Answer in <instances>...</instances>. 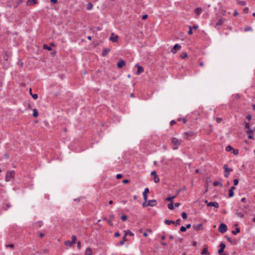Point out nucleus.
Here are the masks:
<instances>
[{
  "label": "nucleus",
  "instance_id": "f257e3e1",
  "mask_svg": "<svg viewBox=\"0 0 255 255\" xmlns=\"http://www.w3.org/2000/svg\"><path fill=\"white\" fill-rule=\"evenodd\" d=\"M171 142L173 145V149L176 150L178 149L179 145L181 144V140H179L176 137H173L171 139Z\"/></svg>",
  "mask_w": 255,
  "mask_h": 255
},
{
  "label": "nucleus",
  "instance_id": "f03ea898",
  "mask_svg": "<svg viewBox=\"0 0 255 255\" xmlns=\"http://www.w3.org/2000/svg\"><path fill=\"white\" fill-rule=\"evenodd\" d=\"M15 175V171L13 170H11L10 171H7L6 173L5 176V180L6 182L9 181L12 178H14Z\"/></svg>",
  "mask_w": 255,
  "mask_h": 255
},
{
  "label": "nucleus",
  "instance_id": "7ed1b4c3",
  "mask_svg": "<svg viewBox=\"0 0 255 255\" xmlns=\"http://www.w3.org/2000/svg\"><path fill=\"white\" fill-rule=\"evenodd\" d=\"M184 135L186 138L188 140H190L191 138L195 137L196 135V133L193 131H189L185 132Z\"/></svg>",
  "mask_w": 255,
  "mask_h": 255
},
{
  "label": "nucleus",
  "instance_id": "20e7f679",
  "mask_svg": "<svg viewBox=\"0 0 255 255\" xmlns=\"http://www.w3.org/2000/svg\"><path fill=\"white\" fill-rule=\"evenodd\" d=\"M227 226L224 223H221L219 227V231L221 233H225V232H227Z\"/></svg>",
  "mask_w": 255,
  "mask_h": 255
},
{
  "label": "nucleus",
  "instance_id": "39448f33",
  "mask_svg": "<svg viewBox=\"0 0 255 255\" xmlns=\"http://www.w3.org/2000/svg\"><path fill=\"white\" fill-rule=\"evenodd\" d=\"M118 38L119 36L118 35H115L114 33H112L109 40L113 42H117L118 41Z\"/></svg>",
  "mask_w": 255,
  "mask_h": 255
},
{
  "label": "nucleus",
  "instance_id": "423d86ee",
  "mask_svg": "<svg viewBox=\"0 0 255 255\" xmlns=\"http://www.w3.org/2000/svg\"><path fill=\"white\" fill-rule=\"evenodd\" d=\"M181 48V47L180 45H179L178 44H176L171 50V52L172 53L175 54L177 51L180 50Z\"/></svg>",
  "mask_w": 255,
  "mask_h": 255
},
{
  "label": "nucleus",
  "instance_id": "0eeeda50",
  "mask_svg": "<svg viewBox=\"0 0 255 255\" xmlns=\"http://www.w3.org/2000/svg\"><path fill=\"white\" fill-rule=\"evenodd\" d=\"M203 224L202 223L199 224H194L192 226V228L194 230L196 231H199V230H203Z\"/></svg>",
  "mask_w": 255,
  "mask_h": 255
},
{
  "label": "nucleus",
  "instance_id": "6e6552de",
  "mask_svg": "<svg viewBox=\"0 0 255 255\" xmlns=\"http://www.w3.org/2000/svg\"><path fill=\"white\" fill-rule=\"evenodd\" d=\"M149 192V190L148 188H145L143 192V199L145 201H147V194Z\"/></svg>",
  "mask_w": 255,
  "mask_h": 255
},
{
  "label": "nucleus",
  "instance_id": "1a4fd4ad",
  "mask_svg": "<svg viewBox=\"0 0 255 255\" xmlns=\"http://www.w3.org/2000/svg\"><path fill=\"white\" fill-rule=\"evenodd\" d=\"M135 66L137 68V70L136 72V75H138L140 74L141 73L143 72L144 69L141 66H139L138 64H136Z\"/></svg>",
  "mask_w": 255,
  "mask_h": 255
},
{
  "label": "nucleus",
  "instance_id": "9d476101",
  "mask_svg": "<svg viewBox=\"0 0 255 255\" xmlns=\"http://www.w3.org/2000/svg\"><path fill=\"white\" fill-rule=\"evenodd\" d=\"M207 206L209 207L214 206L216 208H218L219 207V204L216 202H211L208 203Z\"/></svg>",
  "mask_w": 255,
  "mask_h": 255
},
{
  "label": "nucleus",
  "instance_id": "9b49d317",
  "mask_svg": "<svg viewBox=\"0 0 255 255\" xmlns=\"http://www.w3.org/2000/svg\"><path fill=\"white\" fill-rule=\"evenodd\" d=\"M125 61L123 60V59H121L117 63V66L119 68H122L124 65H125Z\"/></svg>",
  "mask_w": 255,
  "mask_h": 255
},
{
  "label": "nucleus",
  "instance_id": "f8f14e48",
  "mask_svg": "<svg viewBox=\"0 0 255 255\" xmlns=\"http://www.w3.org/2000/svg\"><path fill=\"white\" fill-rule=\"evenodd\" d=\"M156 201L155 200H149L147 203V205L151 206V207H154L156 205Z\"/></svg>",
  "mask_w": 255,
  "mask_h": 255
},
{
  "label": "nucleus",
  "instance_id": "ddd939ff",
  "mask_svg": "<svg viewBox=\"0 0 255 255\" xmlns=\"http://www.w3.org/2000/svg\"><path fill=\"white\" fill-rule=\"evenodd\" d=\"M224 22H225V19H224V18L219 19L218 20V22L216 23V24L215 25V27H217L218 26L222 25Z\"/></svg>",
  "mask_w": 255,
  "mask_h": 255
},
{
  "label": "nucleus",
  "instance_id": "4468645a",
  "mask_svg": "<svg viewBox=\"0 0 255 255\" xmlns=\"http://www.w3.org/2000/svg\"><path fill=\"white\" fill-rule=\"evenodd\" d=\"M111 49L110 48H105L102 52V56H106L107 53L110 52Z\"/></svg>",
  "mask_w": 255,
  "mask_h": 255
},
{
  "label": "nucleus",
  "instance_id": "2eb2a0df",
  "mask_svg": "<svg viewBox=\"0 0 255 255\" xmlns=\"http://www.w3.org/2000/svg\"><path fill=\"white\" fill-rule=\"evenodd\" d=\"M201 255H209V253H208V248L207 247H205L202 252H201Z\"/></svg>",
  "mask_w": 255,
  "mask_h": 255
},
{
  "label": "nucleus",
  "instance_id": "dca6fc26",
  "mask_svg": "<svg viewBox=\"0 0 255 255\" xmlns=\"http://www.w3.org/2000/svg\"><path fill=\"white\" fill-rule=\"evenodd\" d=\"M85 255H92V252L90 248H87L85 252Z\"/></svg>",
  "mask_w": 255,
  "mask_h": 255
},
{
  "label": "nucleus",
  "instance_id": "f3484780",
  "mask_svg": "<svg viewBox=\"0 0 255 255\" xmlns=\"http://www.w3.org/2000/svg\"><path fill=\"white\" fill-rule=\"evenodd\" d=\"M202 8L201 7H197L195 9V12L197 15H200L202 12Z\"/></svg>",
  "mask_w": 255,
  "mask_h": 255
},
{
  "label": "nucleus",
  "instance_id": "a211bd4d",
  "mask_svg": "<svg viewBox=\"0 0 255 255\" xmlns=\"http://www.w3.org/2000/svg\"><path fill=\"white\" fill-rule=\"evenodd\" d=\"M64 244L67 246H69L70 247H72L74 244L72 243L71 241H70L69 240H67L65 242Z\"/></svg>",
  "mask_w": 255,
  "mask_h": 255
},
{
  "label": "nucleus",
  "instance_id": "6ab92c4d",
  "mask_svg": "<svg viewBox=\"0 0 255 255\" xmlns=\"http://www.w3.org/2000/svg\"><path fill=\"white\" fill-rule=\"evenodd\" d=\"M127 240H127V237H126L125 235H124V237H123V239H122V241L120 242V244L121 245H124L125 243L126 242H127Z\"/></svg>",
  "mask_w": 255,
  "mask_h": 255
},
{
  "label": "nucleus",
  "instance_id": "aec40b11",
  "mask_svg": "<svg viewBox=\"0 0 255 255\" xmlns=\"http://www.w3.org/2000/svg\"><path fill=\"white\" fill-rule=\"evenodd\" d=\"M10 55V53L9 52H5L4 54V56L3 57L4 60L7 61L8 59L9 56Z\"/></svg>",
  "mask_w": 255,
  "mask_h": 255
},
{
  "label": "nucleus",
  "instance_id": "412c9836",
  "mask_svg": "<svg viewBox=\"0 0 255 255\" xmlns=\"http://www.w3.org/2000/svg\"><path fill=\"white\" fill-rule=\"evenodd\" d=\"M125 232V235L127 237L128 235H129L130 236H133L134 234L131 232L130 231H129V230L128 231H124Z\"/></svg>",
  "mask_w": 255,
  "mask_h": 255
},
{
  "label": "nucleus",
  "instance_id": "4be33fe9",
  "mask_svg": "<svg viewBox=\"0 0 255 255\" xmlns=\"http://www.w3.org/2000/svg\"><path fill=\"white\" fill-rule=\"evenodd\" d=\"M213 185L214 186H217L218 185L220 186V187L223 186V184L221 182L218 181H215L213 182Z\"/></svg>",
  "mask_w": 255,
  "mask_h": 255
},
{
  "label": "nucleus",
  "instance_id": "5701e85b",
  "mask_svg": "<svg viewBox=\"0 0 255 255\" xmlns=\"http://www.w3.org/2000/svg\"><path fill=\"white\" fill-rule=\"evenodd\" d=\"M93 4H92V3L91 2H88L87 5V6H86V8L87 10H91L93 8Z\"/></svg>",
  "mask_w": 255,
  "mask_h": 255
},
{
  "label": "nucleus",
  "instance_id": "b1692460",
  "mask_svg": "<svg viewBox=\"0 0 255 255\" xmlns=\"http://www.w3.org/2000/svg\"><path fill=\"white\" fill-rule=\"evenodd\" d=\"M164 223L166 225H169L171 224H174V221H171V220H164Z\"/></svg>",
  "mask_w": 255,
  "mask_h": 255
},
{
  "label": "nucleus",
  "instance_id": "393cba45",
  "mask_svg": "<svg viewBox=\"0 0 255 255\" xmlns=\"http://www.w3.org/2000/svg\"><path fill=\"white\" fill-rule=\"evenodd\" d=\"M187 56V54L186 52H182L180 55V57L181 59H185Z\"/></svg>",
  "mask_w": 255,
  "mask_h": 255
},
{
  "label": "nucleus",
  "instance_id": "a878e982",
  "mask_svg": "<svg viewBox=\"0 0 255 255\" xmlns=\"http://www.w3.org/2000/svg\"><path fill=\"white\" fill-rule=\"evenodd\" d=\"M33 116L34 117H37L38 116V113L37 109H34L33 110Z\"/></svg>",
  "mask_w": 255,
  "mask_h": 255
},
{
  "label": "nucleus",
  "instance_id": "bb28decb",
  "mask_svg": "<svg viewBox=\"0 0 255 255\" xmlns=\"http://www.w3.org/2000/svg\"><path fill=\"white\" fill-rule=\"evenodd\" d=\"M236 215L240 218H243L244 217V214L241 212H237Z\"/></svg>",
  "mask_w": 255,
  "mask_h": 255
},
{
  "label": "nucleus",
  "instance_id": "cd10ccee",
  "mask_svg": "<svg viewBox=\"0 0 255 255\" xmlns=\"http://www.w3.org/2000/svg\"><path fill=\"white\" fill-rule=\"evenodd\" d=\"M240 232V229L239 228H237L235 230L232 231V233L234 235H237L238 233Z\"/></svg>",
  "mask_w": 255,
  "mask_h": 255
},
{
  "label": "nucleus",
  "instance_id": "c85d7f7f",
  "mask_svg": "<svg viewBox=\"0 0 255 255\" xmlns=\"http://www.w3.org/2000/svg\"><path fill=\"white\" fill-rule=\"evenodd\" d=\"M224 169L225 171L228 170L229 172H231L233 171V169L228 168V165L227 164L224 165Z\"/></svg>",
  "mask_w": 255,
  "mask_h": 255
},
{
  "label": "nucleus",
  "instance_id": "c756f323",
  "mask_svg": "<svg viewBox=\"0 0 255 255\" xmlns=\"http://www.w3.org/2000/svg\"><path fill=\"white\" fill-rule=\"evenodd\" d=\"M234 195V191L232 190V189H229V197H232Z\"/></svg>",
  "mask_w": 255,
  "mask_h": 255
},
{
  "label": "nucleus",
  "instance_id": "7c9ffc66",
  "mask_svg": "<svg viewBox=\"0 0 255 255\" xmlns=\"http://www.w3.org/2000/svg\"><path fill=\"white\" fill-rule=\"evenodd\" d=\"M176 197V195L173 196H169L168 198H166L165 201H170L173 199H174Z\"/></svg>",
  "mask_w": 255,
  "mask_h": 255
},
{
  "label": "nucleus",
  "instance_id": "2f4dec72",
  "mask_svg": "<svg viewBox=\"0 0 255 255\" xmlns=\"http://www.w3.org/2000/svg\"><path fill=\"white\" fill-rule=\"evenodd\" d=\"M237 3L238 4L243 5V6L246 5V2L244 0H243V1L238 0Z\"/></svg>",
  "mask_w": 255,
  "mask_h": 255
},
{
  "label": "nucleus",
  "instance_id": "473e14b6",
  "mask_svg": "<svg viewBox=\"0 0 255 255\" xmlns=\"http://www.w3.org/2000/svg\"><path fill=\"white\" fill-rule=\"evenodd\" d=\"M160 181L159 177L157 175L154 176V181L155 183H158Z\"/></svg>",
  "mask_w": 255,
  "mask_h": 255
},
{
  "label": "nucleus",
  "instance_id": "72a5a7b5",
  "mask_svg": "<svg viewBox=\"0 0 255 255\" xmlns=\"http://www.w3.org/2000/svg\"><path fill=\"white\" fill-rule=\"evenodd\" d=\"M76 239H77L76 236L75 235H73L72 236V241H71L72 243L74 244L76 243Z\"/></svg>",
  "mask_w": 255,
  "mask_h": 255
},
{
  "label": "nucleus",
  "instance_id": "f704fd0d",
  "mask_svg": "<svg viewBox=\"0 0 255 255\" xmlns=\"http://www.w3.org/2000/svg\"><path fill=\"white\" fill-rule=\"evenodd\" d=\"M168 208L169 210H171L174 209V205H173V203L168 204Z\"/></svg>",
  "mask_w": 255,
  "mask_h": 255
},
{
  "label": "nucleus",
  "instance_id": "c9c22d12",
  "mask_svg": "<svg viewBox=\"0 0 255 255\" xmlns=\"http://www.w3.org/2000/svg\"><path fill=\"white\" fill-rule=\"evenodd\" d=\"M233 149V147L231 145H228L226 147V150L227 151L229 152Z\"/></svg>",
  "mask_w": 255,
  "mask_h": 255
},
{
  "label": "nucleus",
  "instance_id": "e433bc0d",
  "mask_svg": "<svg viewBox=\"0 0 255 255\" xmlns=\"http://www.w3.org/2000/svg\"><path fill=\"white\" fill-rule=\"evenodd\" d=\"M32 2L33 4H36L37 3V0H30L28 1V4H30V3Z\"/></svg>",
  "mask_w": 255,
  "mask_h": 255
},
{
  "label": "nucleus",
  "instance_id": "4c0bfd02",
  "mask_svg": "<svg viewBox=\"0 0 255 255\" xmlns=\"http://www.w3.org/2000/svg\"><path fill=\"white\" fill-rule=\"evenodd\" d=\"M11 205L9 203H7L5 205V208H4L5 211H7L10 207H11Z\"/></svg>",
  "mask_w": 255,
  "mask_h": 255
},
{
  "label": "nucleus",
  "instance_id": "58836bf2",
  "mask_svg": "<svg viewBox=\"0 0 255 255\" xmlns=\"http://www.w3.org/2000/svg\"><path fill=\"white\" fill-rule=\"evenodd\" d=\"M182 217L183 219H186L187 218V214L185 212H183L182 213Z\"/></svg>",
  "mask_w": 255,
  "mask_h": 255
},
{
  "label": "nucleus",
  "instance_id": "ea45409f",
  "mask_svg": "<svg viewBox=\"0 0 255 255\" xmlns=\"http://www.w3.org/2000/svg\"><path fill=\"white\" fill-rule=\"evenodd\" d=\"M181 220L178 219L175 222H174V224L176 226L179 225L180 224Z\"/></svg>",
  "mask_w": 255,
  "mask_h": 255
},
{
  "label": "nucleus",
  "instance_id": "a19ab883",
  "mask_svg": "<svg viewBox=\"0 0 255 255\" xmlns=\"http://www.w3.org/2000/svg\"><path fill=\"white\" fill-rule=\"evenodd\" d=\"M31 95L32 97L35 100H36L38 98V95L37 94H31Z\"/></svg>",
  "mask_w": 255,
  "mask_h": 255
},
{
  "label": "nucleus",
  "instance_id": "79ce46f5",
  "mask_svg": "<svg viewBox=\"0 0 255 255\" xmlns=\"http://www.w3.org/2000/svg\"><path fill=\"white\" fill-rule=\"evenodd\" d=\"M252 28L250 26H248V27H246L245 29V31L246 32L249 31H252Z\"/></svg>",
  "mask_w": 255,
  "mask_h": 255
},
{
  "label": "nucleus",
  "instance_id": "37998d69",
  "mask_svg": "<svg viewBox=\"0 0 255 255\" xmlns=\"http://www.w3.org/2000/svg\"><path fill=\"white\" fill-rule=\"evenodd\" d=\"M225 173L224 174V176L226 178H228L229 176V172L228 170L225 171Z\"/></svg>",
  "mask_w": 255,
  "mask_h": 255
},
{
  "label": "nucleus",
  "instance_id": "c03bdc74",
  "mask_svg": "<svg viewBox=\"0 0 255 255\" xmlns=\"http://www.w3.org/2000/svg\"><path fill=\"white\" fill-rule=\"evenodd\" d=\"M43 48L44 49H47L48 50H51V48L48 46H47V45H44L43 46Z\"/></svg>",
  "mask_w": 255,
  "mask_h": 255
},
{
  "label": "nucleus",
  "instance_id": "a18cd8bd",
  "mask_svg": "<svg viewBox=\"0 0 255 255\" xmlns=\"http://www.w3.org/2000/svg\"><path fill=\"white\" fill-rule=\"evenodd\" d=\"M128 217L126 215H122L121 216V219L122 221H126Z\"/></svg>",
  "mask_w": 255,
  "mask_h": 255
},
{
  "label": "nucleus",
  "instance_id": "49530a36",
  "mask_svg": "<svg viewBox=\"0 0 255 255\" xmlns=\"http://www.w3.org/2000/svg\"><path fill=\"white\" fill-rule=\"evenodd\" d=\"M220 247L221 249H222L224 250L225 247H226V245L224 243H221L220 244Z\"/></svg>",
  "mask_w": 255,
  "mask_h": 255
},
{
  "label": "nucleus",
  "instance_id": "de8ad7c7",
  "mask_svg": "<svg viewBox=\"0 0 255 255\" xmlns=\"http://www.w3.org/2000/svg\"><path fill=\"white\" fill-rule=\"evenodd\" d=\"M233 153L235 155H237L239 153V150L238 149H233Z\"/></svg>",
  "mask_w": 255,
  "mask_h": 255
},
{
  "label": "nucleus",
  "instance_id": "09e8293b",
  "mask_svg": "<svg viewBox=\"0 0 255 255\" xmlns=\"http://www.w3.org/2000/svg\"><path fill=\"white\" fill-rule=\"evenodd\" d=\"M180 231L182 232H186V228L184 227V226H182L181 228H180Z\"/></svg>",
  "mask_w": 255,
  "mask_h": 255
},
{
  "label": "nucleus",
  "instance_id": "8fccbe9b",
  "mask_svg": "<svg viewBox=\"0 0 255 255\" xmlns=\"http://www.w3.org/2000/svg\"><path fill=\"white\" fill-rule=\"evenodd\" d=\"M181 120L184 124L186 123V122H187V120L185 118H183L182 119L180 118L178 119V121H181Z\"/></svg>",
  "mask_w": 255,
  "mask_h": 255
},
{
  "label": "nucleus",
  "instance_id": "3c124183",
  "mask_svg": "<svg viewBox=\"0 0 255 255\" xmlns=\"http://www.w3.org/2000/svg\"><path fill=\"white\" fill-rule=\"evenodd\" d=\"M234 185H237L239 183V180L237 179H235L233 181Z\"/></svg>",
  "mask_w": 255,
  "mask_h": 255
},
{
  "label": "nucleus",
  "instance_id": "603ef678",
  "mask_svg": "<svg viewBox=\"0 0 255 255\" xmlns=\"http://www.w3.org/2000/svg\"><path fill=\"white\" fill-rule=\"evenodd\" d=\"M234 97L236 99H239L240 98V95L239 94H236L234 95Z\"/></svg>",
  "mask_w": 255,
  "mask_h": 255
},
{
  "label": "nucleus",
  "instance_id": "864d4df0",
  "mask_svg": "<svg viewBox=\"0 0 255 255\" xmlns=\"http://www.w3.org/2000/svg\"><path fill=\"white\" fill-rule=\"evenodd\" d=\"M189 29H189V30L188 31V34H189V35H191V34H192L193 32H192V27H191V26H189Z\"/></svg>",
  "mask_w": 255,
  "mask_h": 255
},
{
  "label": "nucleus",
  "instance_id": "5fc2aeb1",
  "mask_svg": "<svg viewBox=\"0 0 255 255\" xmlns=\"http://www.w3.org/2000/svg\"><path fill=\"white\" fill-rule=\"evenodd\" d=\"M222 119L221 118H216V122L218 123H220L221 122Z\"/></svg>",
  "mask_w": 255,
  "mask_h": 255
},
{
  "label": "nucleus",
  "instance_id": "6e6d98bb",
  "mask_svg": "<svg viewBox=\"0 0 255 255\" xmlns=\"http://www.w3.org/2000/svg\"><path fill=\"white\" fill-rule=\"evenodd\" d=\"M6 247L13 248L14 247V245L13 244H9L6 245Z\"/></svg>",
  "mask_w": 255,
  "mask_h": 255
},
{
  "label": "nucleus",
  "instance_id": "4d7b16f0",
  "mask_svg": "<svg viewBox=\"0 0 255 255\" xmlns=\"http://www.w3.org/2000/svg\"><path fill=\"white\" fill-rule=\"evenodd\" d=\"M123 177V175L121 174H118L117 175L116 177L117 179H120Z\"/></svg>",
  "mask_w": 255,
  "mask_h": 255
},
{
  "label": "nucleus",
  "instance_id": "13d9d810",
  "mask_svg": "<svg viewBox=\"0 0 255 255\" xmlns=\"http://www.w3.org/2000/svg\"><path fill=\"white\" fill-rule=\"evenodd\" d=\"M151 175L154 176L157 175L156 172L155 171H153L151 172Z\"/></svg>",
  "mask_w": 255,
  "mask_h": 255
},
{
  "label": "nucleus",
  "instance_id": "bf43d9fd",
  "mask_svg": "<svg viewBox=\"0 0 255 255\" xmlns=\"http://www.w3.org/2000/svg\"><path fill=\"white\" fill-rule=\"evenodd\" d=\"M176 124V121H175L174 120H172L170 122V125L172 126V125H174Z\"/></svg>",
  "mask_w": 255,
  "mask_h": 255
},
{
  "label": "nucleus",
  "instance_id": "052dcab7",
  "mask_svg": "<svg viewBox=\"0 0 255 255\" xmlns=\"http://www.w3.org/2000/svg\"><path fill=\"white\" fill-rule=\"evenodd\" d=\"M224 250H223V249H221V248H220V249L219 250V251H218V253H219V254H222V253H223V252H224Z\"/></svg>",
  "mask_w": 255,
  "mask_h": 255
},
{
  "label": "nucleus",
  "instance_id": "680f3d73",
  "mask_svg": "<svg viewBox=\"0 0 255 255\" xmlns=\"http://www.w3.org/2000/svg\"><path fill=\"white\" fill-rule=\"evenodd\" d=\"M244 12L245 13H248V11H249V8L248 7H245L244 9Z\"/></svg>",
  "mask_w": 255,
  "mask_h": 255
},
{
  "label": "nucleus",
  "instance_id": "e2e57ef3",
  "mask_svg": "<svg viewBox=\"0 0 255 255\" xmlns=\"http://www.w3.org/2000/svg\"><path fill=\"white\" fill-rule=\"evenodd\" d=\"M129 182V180L128 179H125L123 181V183L124 184L128 183Z\"/></svg>",
  "mask_w": 255,
  "mask_h": 255
},
{
  "label": "nucleus",
  "instance_id": "0e129e2a",
  "mask_svg": "<svg viewBox=\"0 0 255 255\" xmlns=\"http://www.w3.org/2000/svg\"><path fill=\"white\" fill-rule=\"evenodd\" d=\"M245 128H248V129H249V128H250V124H249V123H247L246 124V125H245Z\"/></svg>",
  "mask_w": 255,
  "mask_h": 255
},
{
  "label": "nucleus",
  "instance_id": "69168bd1",
  "mask_svg": "<svg viewBox=\"0 0 255 255\" xmlns=\"http://www.w3.org/2000/svg\"><path fill=\"white\" fill-rule=\"evenodd\" d=\"M120 236V233H119V232H116V233H115V236L116 237H119Z\"/></svg>",
  "mask_w": 255,
  "mask_h": 255
},
{
  "label": "nucleus",
  "instance_id": "338daca9",
  "mask_svg": "<svg viewBox=\"0 0 255 255\" xmlns=\"http://www.w3.org/2000/svg\"><path fill=\"white\" fill-rule=\"evenodd\" d=\"M148 206V205H147V204L146 203V201H145L144 202H143V203H142V206H143V207H146V206Z\"/></svg>",
  "mask_w": 255,
  "mask_h": 255
},
{
  "label": "nucleus",
  "instance_id": "774afa93",
  "mask_svg": "<svg viewBox=\"0 0 255 255\" xmlns=\"http://www.w3.org/2000/svg\"><path fill=\"white\" fill-rule=\"evenodd\" d=\"M107 222L111 225V226H112L113 225V224H112V221L111 220H107Z\"/></svg>",
  "mask_w": 255,
  "mask_h": 255
}]
</instances>
